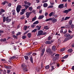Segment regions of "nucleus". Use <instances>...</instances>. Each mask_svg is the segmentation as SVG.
Returning a JSON list of instances; mask_svg holds the SVG:
<instances>
[{
  "mask_svg": "<svg viewBox=\"0 0 74 74\" xmlns=\"http://www.w3.org/2000/svg\"><path fill=\"white\" fill-rule=\"evenodd\" d=\"M24 13H25L24 12H20V15H23V14Z\"/></svg>",
  "mask_w": 74,
  "mask_h": 74,
  "instance_id": "e2e57ef3",
  "label": "nucleus"
},
{
  "mask_svg": "<svg viewBox=\"0 0 74 74\" xmlns=\"http://www.w3.org/2000/svg\"><path fill=\"white\" fill-rule=\"evenodd\" d=\"M71 29H74V25H73V24L71 26Z\"/></svg>",
  "mask_w": 74,
  "mask_h": 74,
  "instance_id": "13d9d810",
  "label": "nucleus"
},
{
  "mask_svg": "<svg viewBox=\"0 0 74 74\" xmlns=\"http://www.w3.org/2000/svg\"><path fill=\"white\" fill-rule=\"evenodd\" d=\"M48 6V4L45 3L43 4V7H47Z\"/></svg>",
  "mask_w": 74,
  "mask_h": 74,
  "instance_id": "c756f323",
  "label": "nucleus"
},
{
  "mask_svg": "<svg viewBox=\"0 0 74 74\" xmlns=\"http://www.w3.org/2000/svg\"><path fill=\"white\" fill-rule=\"evenodd\" d=\"M44 15H40L39 16L38 19H42V18H44Z\"/></svg>",
  "mask_w": 74,
  "mask_h": 74,
  "instance_id": "ddd939ff",
  "label": "nucleus"
},
{
  "mask_svg": "<svg viewBox=\"0 0 74 74\" xmlns=\"http://www.w3.org/2000/svg\"><path fill=\"white\" fill-rule=\"evenodd\" d=\"M55 41V40L54 39H52L51 40H50L51 43L53 42V41Z\"/></svg>",
  "mask_w": 74,
  "mask_h": 74,
  "instance_id": "338daca9",
  "label": "nucleus"
},
{
  "mask_svg": "<svg viewBox=\"0 0 74 74\" xmlns=\"http://www.w3.org/2000/svg\"><path fill=\"white\" fill-rule=\"evenodd\" d=\"M24 58L25 60H27L29 59V57L27 56H24Z\"/></svg>",
  "mask_w": 74,
  "mask_h": 74,
  "instance_id": "cd10ccee",
  "label": "nucleus"
},
{
  "mask_svg": "<svg viewBox=\"0 0 74 74\" xmlns=\"http://www.w3.org/2000/svg\"><path fill=\"white\" fill-rule=\"evenodd\" d=\"M27 36L28 38H30L32 37V34L30 33H28L27 35Z\"/></svg>",
  "mask_w": 74,
  "mask_h": 74,
  "instance_id": "f3484780",
  "label": "nucleus"
},
{
  "mask_svg": "<svg viewBox=\"0 0 74 74\" xmlns=\"http://www.w3.org/2000/svg\"><path fill=\"white\" fill-rule=\"evenodd\" d=\"M65 27H66L67 28H70V25H69L67 24V25H66Z\"/></svg>",
  "mask_w": 74,
  "mask_h": 74,
  "instance_id": "c03bdc74",
  "label": "nucleus"
},
{
  "mask_svg": "<svg viewBox=\"0 0 74 74\" xmlns=\"http://www.w3.org/2000/svg\"><path fill=\"white\" fill-rule=\"evenodd\" d=\"M36 19H37V17H36V16H35L32 18V22H34V21H36Z\"/></svg>",
  "mask_w": 74,
  "mask_h": 74,
  "instance_id": "393cba45",
  "label": "nucleus"
},
{
  "mask_svg": "<svg viewBox=\"0 0 74 74\" xmlns=\"http://www.w3.org/2000/svg\"><path fill=\"white\" fill-rule=\"evenodd\" d=\"M42 10H40L39 11V14H42Z\"/></svg>",
  "mask_w": 74,
  "mask_h": 74,
  "instance_id": "052dcab7",
  "label": "nucleus"
},
{
  "mask_svg": "<svg viewBox=\"0 0 74 74\" xmlns=\"http://www.w3.org/2000/svg\"><path fill=\"white\" fill-rule=\"evenodd\" d=\"M46 44H51V42L50 41H47L45 42Z\"/></svg>",
  "mask_w": 74,
  "mask_h": 74,
  "instance_id": "6ab92c4d",
  "label": "nucleus"
},
{
  "mask_svg": "<svg viewBox=\"0 0 74 74\" xmlns=\"http://www.w3.org/2000/svg\"><path fill=\"white\" fill-rule=\"evenodd\" d=\"M37 30V29L36 28L34 29L32 31V33H34V32H36Z\"/></svg>",
  "mask_w": 74,
  "mask_h": 74,
  "instance_id": "72a5a7b5",
  "label": "nucleus"
},
{
  "mask_svg": "<svg viewBox=\"0 0 74 74\" xmlns=\"http://www.w3.org/2000/svg\"><path fill=\"white\" fill-rule=\"evenodd\" d=\"M1 60L2 62H3V63L7 62V60H5V59H1Z\"/></svg>",
  "mask_w": 74,
  "mask_h": 74,
  "instance_id": "a211bd4d",
  "label": "nucleus"
},
{
  "mask_svg": "<svg viewBox=\"0 0 74 74\" xmlns=\"http://www.w3.org/2000/svg\"><path fill=\"white\" fill-rule=\"evenodd\" d=\"M22 38L23 39V40H24V39H25V38H26V36L24 35L22 36Z\"/></svg>",
  "mask_w": 74,
  "mask_h": 74,
  "instance_id": "58836bf2",
  "label": "nucleus"
},
{
  "mask_svg": "<svg viewBox=\"0 0 74 74\" xmlns=\"http://www.w3.org/2000/svg\"><path fill=\"white\" fill-rule=\"evenodd\" d=\"M32 53V52H30L29 53H28L26 54V55L27 56H29V55H31Z\"/></svg>",
  "mask_w": 74,
  "mask_h": 74,
  "instance_id": "ea45409f",
  "label": "nucleus"
},
{
  "mask_svg": "<svg viewBox=\"0 0 74 74\" xmlns=\"http://www.w3.org/2000/svg\"><path fill=\"white\" fill-rule=\"evenodd\" d=\"M49 67V65H48L46 66L45 69H48Z\"/></svg>",
  "mask_w": 74,
  "mask_h": 74,
  "instance_id": "4d7b16f0",
  "label": "nucleus"
},
{
  "mask_svg": "<svg viewBox=\"0 0 74 74\" xmlns=\"http://www.w3.org/2000/svg\"><path fill=\"white\" fill-rule=\"evenodd\" d=\"M67 30H66L65 31H64V32L63 34H66V33H67Z\"/></svg>",
  "mask_w": 74,
  "mask_h": 74,
  "instance_id": "3c124183",
  "label": "nucleus"
},
{
  "mask_svg": "<svg viewBox=\"0 0 74 74\" xmlns=\"http://www.w3.org/2000/svg\"><path fill=\"white\" fill-rule=\"evenodd\" d=\"M52 49L53 51H56V46H53L52 47Z\"/></svg>",
  "mask_w": 74,
  "mask_h": 74,
  "instance_id": "4468645a",
  "label": "nucleus"
},
{
  "mask_svg": "<svg viewBox=\"0 0 74 74\" xmlns=\"http://www.w3.org/2000/svg\"><path fill=\"white\" fill-rule=\"evenodd\" d=\"M32 13V12H27L26 13V15L27 16V18H29V16H30V15H31V14Z\"/></svg>",
  "mask_w": 74,
  "mask_h": 74,
  "instance_id": "20e7f679",
  "label": "nucleus"
},
{
  "mask_svg": "<svg viewBox=\"0 0 74 74\" xmlns=\"http://www.w3.org/2000/svg\"><path fill=\"white\" fill-rule=\"evenodd\" d=\"M13 37H14V38H16V39H17V36L15 35H14L13 36Z\"/></svg>",
  "mask_w": 74,
  "mask_h": 74,
  "instance_id": "864d4df0",
  "label": "nucleus"
},
{
  "mask_svg": "<svg viewBox=\"0 0 74 74\" xmlns=\"http://www.w3.org/2000/svg\"><path fill=\"white\" fill-rule=\"evenodd\" d=\"M25 66H26V65H25V64H23L21 65V67H22L23 68V67H25Z\"/></svg>",
  "mask_w": 74,
  "mask_h": 74,
  "instance_id": "79ce46f5",
  "label": "nucleus"
},
{
  "mask_svg": "<svg viewBox=\"0 0 74 74\" xmlns=\"http://www.w3.org/2000/svg\"><path fill=\"white\" fill-rule=\"evenodd\" d=\"M44 29H46V30H48L49 29V27H48V26H45Z\"/></svg>",
  "mask_w": 74,
  "mask_h": 74,
  "instance_id": "bb28decb",
  "label": "nucleus"
},
{
  "mask_svg": "<svg viewBox=\"0 0 74 74\" xmlns=\"http://www.w3.org/2000/svg\"><path fill=\"white\" fill-rule=\"evenodd\" d=\"M6 21L8 22H10L11 21V19L8 18V17H7L6 18Z\"/></svg>",
  "mask_w": 74,
  "mask_h": 74,
  "instance_id": "9b49d317",
  "label": "nucleus"
},
{
  "mask_svg": "<svg viewBox=\"0 0 74 74\" xmlns=\"http://www.w3.org/2000/svg\"><path fill=\"white\" fill-rule=\"evenodd\" d=\"M54 69L53 67V66H51V69H49V71L50 72H52V71H53L54 70Z\"/></svg>",
  "mask_w": 74,
  "mask_h": 74,
  "instance_id": "2eb2a0df",
  "label": "nucleus"
},
{
  "mask_svg": "<svg viewBox=\"0 0 74 74\" xmlns=\"http://www.w3.org/2000/svg\"><path fill=\"white\" fill-rule=\"evenodd\" d=\"M6 21V19H5V16H4L3 17V22H5Z\"/></svg>",
  "mask_w": 74,
  "mask_h": 74,
  "instance_id": "4c0bfd02",
  "label": "nucleus"
},
{
  "mask_svg": "<svg viewBox=\"0 0 74 74\" xmlns=\"http://www.w3.org/2000/svg\"><path fill=\"white\" fill-rule=\"evenodd\" d=\"M5 12V10L3 9H1L0 11V15L3 14V12Z\"/></svg>",
  "mask_w": 74,
  "mask_h": 74,
  "instance_id": "9d476101",
  "label": "nucleus"
},
{
  "mask_svg": "<svg viewBox=\"0 0 74 74\" xmlns=\"http://www.w3.org/2000/svg\"><path fill=\"white\" fill-rule=\"evenodd\" d=\"M60 33H61L62 34L63 33V29H61L60 30Z\"/></svg>",
  "mask_w": 74,
  "mask_h": 74,
  "instance_id": "0e129e2a",
  "label": "nucleus"
},
{
  "mask_svg": "<svg viewBox=\"0 0 74 74\" xmlns=\"http://www.w3.org/2000/svg\"><path fill=\"white\" fill-rule=\"evenodd\" d=\"M3 31L0 30V36H1V33H3Z\"/></svg>",
  "mask_w": 74,
  "mask_h": 74,
  "instance_id": "a19ab883",
  "label": "nucleus"
},
{
  "mask_svg": "<svg viewBox=\"0 0 74 74\" xmlns=\"http://www.w3.org/2000/svg\"><path fill=\"white\" fill-rule=\"evenodd\" d=\"M51 21L52 23H56V22H57V19L55 18L53 19V18H52V20H51Z\"/></svg>",
  "mask_w": 74,
  "mask_h": 74,
  "instance_id": "1a4fd4ad",
  "label": "nucleus"
},
{
  "mask_svg": "<svg viewBox=\"0 0 74 74\" xmlns=\"http://www.w3.org/2000/svg\"><path fill=\"white\" fill-rule=\"evenodd\" d=\"M72 24V21H71V20L69 22V25H71Z\"/></svg>",
  "mask_w": 74,
  "mask_h": 74,
  "instance_id": "603ef678",
  "label": "nucleus"
},
{
  "mask_svg": "<svg viewBox=\"0 0 74 74\" xmlns=\"http://www.w3.org/2000/svg\"><path fill=\"white\" fill-rule=\"evenodd\" d=\"M60 55L59 54H56L55 55V57H54L53 59V60H54V61H56V60H58L59 58V56Z\"/></svg>",
  "mask_w": 74,
  "mask_h": 74,
  "instance_id": "7ed1b4c3",
  "label": "nucleus"
},
{
  "mask_svg": "<svg viewBox=\"0 0 74 74\" xmlns=\"http://www.w3.org/2000/svg\"><path fill=\"white\" fill-rule=\"evenodd\" d=\"M30 58L29 60L32 63H33V56L32 55H30L29 56Z\"/></svg>",
  "mask_w": 74,
  "mask_h": 74,
  "instance_id": "423d86ee",
  "label": "nucleus"
},
{
  "mask_svg": "<svg viewBox=\"0 0 74 74\" xmlns=\"http://www.w3.org/2000/svg\"><path fill=\"white\" fill-rule=\"evenodd\" d=\"M4 67L7 69H11V66L5 65Z\"/></svg>",
  "mask_w": 74,
  "mask_h": 74,
  "instance_id": "f8f14e48",
  "label": "nucleus"
},
{
  "mask_svg": "<svg viewBox=\"0 0 74 74\" xmlns=\"http://www.w3.org/2000/svg\"><path fill=\"white\" fill-rule=\"evenodd\" d=\"M24 5V6L25 7V10H27V8H29V6L28 5H26L25 4V5Z\"/></svg>",
  "mask_w": 74,
  "mask_h": 74,
  "instance_id": "412c9836",
  "label": "nucleus"
},
{
  "mask_svg": "<svg viewBox=\"0 0 74 74\" xmlns=\"http://www.w3.org/2000/svg\"><path fill=\"white\" fill-rule=\"evenodd\" d=\"M27 25L24 26L23 28V30H26L27 29Z\"/></svg>",
  "mask_w": 74,
  "mask_h": 74,
  "instance_id": "b1692460",
  "label": "nucleus"
},
{
  "mask_svg": "<svg viewBox=\"0 0 74 74\" xmlns=\"http://www.w3.org/2000/svg\"><path fill=\"white\" fill-rule=\"evenodd\" d=\"M48 40L49 41L51 40V36H49L48 38Z\"/></svg>",
  "mask_w": 74,
  "mask_h": 74,
  "instance_id": "774afa93",
  "label": "nucleus"
},
{
  "mask_svg": "<svg viewBox=\"0 0 74 74\" xmlns=\"http://www.w3.org/2000/svg\"><path fill=\"white\" fill-rule=\"evenodd\" d=\"M50 51H51V50L49 49H47L46 50V52H47V53H49L50 52Z\"/></svg>",
  "mask_w": 74,
  "mask_h": 74,
  "instance_id": "a18cd8bd",
  "label": "nucleus"
},
{
  "mask_svg": "<svg viewBox=\"0 0 74 74\" xmlns=\"http://www.w3.org/2000/svg\"><path fill=\"white\" fill-rule=\"evenodd\" d=\"M53 5H51L49 6H48V8H53Z\"/></svg>",
  "mask_w": 74,
  "mask_h": 74,
  "instance_id": "8fccbe9b",
  "label": "nucleus"
},
{
  "mask_svg": "<svg viewBox=\"0 0 74 74\" xmlns=\"http://www.w3.org/2000/svg\"><path fill=\"white\" fill-rule=\"evenodd\" d=\"M7 70V74H9L11 72V70Z\"/></svg>",
  "mask_w": 74,
  "mask_h": 74,
  "instance_id": "37998d69",
  "label": "nucleus"
},
{
  "mask_svg": "<svg viewBox=\"0 0 74 74\" xmlns=\"http://www.w3.org/2000/svg\"><path fill=\"white\" fill-rule=\"evenodd\" d=\"M23 69L24 72H27V66H25V67H23Z\"/></svg>",
  "mask_w": 74,
  "mask_h": 74,
  "instance_id": "0eeeda50",
  "label": "nucleus"
},
{
  "mask_svg": "<svg viewBox=\"0 0 74 74\" xmlns=\"http://www.w3.org/2000/svg\"><path fill=\"white\" fill-rule=\"evenodd\" d=\"M71 18V16L68 17L66 16L65 17V18L64 19L65 21H66V20H67V19H70Z\"/></svg>",
  "mask_w": 74,
  "mask_h": 74,
  "instance_id": "7c9ffc66",
  "label": "nucleus"
},
{
  "mask_svg": "<svg viewBox=\"0 0 74 74\" xmlns=\"http://www.w3.org/2000/svg\"><path fill=\"white\" fill-rule=\"evenodd\" d=\"M46 33H43L42 30H40L38 32L37 36H40L42 35H45Z\"/></svg>",
  "mask_w": 74,
  "mask_h": 74,
  "instance_id": "f03ea898",
  "label": "nucleus"
},
{
  "mask_svg": "<svg viewBox=\"0 0 74 74\" xmlns=\"http://www.w3.org/2000/svg\"><path fill=\"white\" fill-rule=\"evenodd\" d=\"M64 5V4H60L58 5V8H59L60 9H62V8H63Z\"/></svg>",
  "mask_w": 74,
  "mask_h": 74,
  "instance_id": "6e6552de",
  "label": "nucleus"
},
{
  "mask_svg": "<svg viewBox=\"0 0 74 74\" xmlns=\"http://www.w3.org/2000/svg\"><path fill=\"white\" fill-rule=\"evenodd\" d=\"M64 50H65L64 49H61L60 51V52H63V51H64Z\"/></svg>",
  "mask_w": 74,
  "mask_h": 74,
  "instance_id": "69168bd1",
  "label": "nucleus"
},
{
  "mask_svg": "<svg viewBox=\"0 0 74 74\" xmlns=\"http://www.w3.org/2000/svg\"><path fill=\"white\" fill-rule=\"evenodd\" d=\"M39 23V22H38V21H36L35 22H34L33 24V25H36V24H38Z\"/></svg>",
  "mask_w": 74,
  "mask_h": 74,
  "instance_id": "f704fd0d",
  "label": "nucleus"
},
{
  "mask_svg": "<svg viewBox=\"0 0 74 74\" xmlns=\"http://www.w3.org/2000/svg\"><path fill=\"white\" fill-rule=\"evenodd\" d=\"M68 33H70V34H71L72 33V31L70 29H69L68 30Z\"/></svg>",
  "mask_w": 74,
  "mask_h": 74,
  "instance_id": "de8ad7c7",
  "label": "nucleus"
},
{
  "mask_svg": "<svg viewBox=\"0 0 74 74\" xmlns=\"http://www.w3.org/2000/svg\"><path fill=\"white\" fill-rule=\"evenodd\" d=\"M32 55L33 56H36V55H37V53H33L32 54Z\"/></svg>",
  "mask_w": 74,
  "mask_h": 74,
  "instance_id": "6e6d98bb",
  "label": "nucleus"
},
{
  "mask_svg": "<svg viewBox=\"0 0 74 74\" xmlns=\"http://www.w3.org/2000/svg\"><path fill=\"white\" fill-rule=\"evenodd\" d=\"M16 10L17 12H19V5H18L16 8Z\"/></svg>",
  "mask_w": 74,
  "mask_h": 74,
  "instance_id": "c85d7f7f",
  "label": "nucleus"
},
{
  "mask_svg": "<svg viewBox=\"0 0 74 74\" xmlns=\"http://www.w3.org/2000/svg\"><path fill=\"white\" fill-rule=\"evenodd\" d=\"M15 56H14L13 57H12L11 58H10V60H12L13 59H15Z\"/></svg>",
  "mask_w": 74,
  "mask_h": 74,
  "instance_id": "5701e85b",
  "label": "nucleus"
},
{
  "mask_svg": "<svg viewBox=\"0 0 74 74\" xmlns=\"http://www.w3.org/2000/svg\"><path fill=\"white\" fill-rule=\"evenodd\" d=\"M71 11V9H69L68 10H64L63 11V13H66L67 14H68L69 12H70Z\"/></svg>",
  "mask_w": 74,
  "mask_h": 74,
  "instance_id": "39448f33",
  "label": "nucleus"
},
{
  "mask_svg": "<svg viewBox=\"0 0 74 74\" xmlns=\"http://www.w3.org/2000/svg\"><path fill=\"white\" fill-rule=\"evenodd\" d=\"M35 26H36V25H31V27L32 28H34V27H35Z\"/></svg>",
  "mask_w": 74,
  "mask_h": 74,
  "instance_id": "bf43d9fd",
  "label": "nucleus"
},
{
  "mask_svg": "<svg viewBox=\"0 0 74 74\" xmlns=\"http://www.w3.org/2000/svg\"><path fill=\"white\" fill-rule=\"evenodd\" d=\"M6 38H4L3 39H1L0 41L2 42H4V41H6Z\"/></svg>",
  "mask_w": 74,
  "mask_h": 74,
  "instance_id": "a878e982",
  "label": "nucleus"
},
{
  "mask_svg": "<svg viewBox=\"0 0 74 74\" xmlns=\"http://www.w3.org/2000/svg\"><path fill=\"white\" fill-rule=\"evenodd\" d=\"M28 6H30V5H31V3H30L29 2H28L27 4Z\"/></svg>",
  "mask_w": 74,
  "mask_h": 74,
  "instance_id": "5fc2aeb1",
  "label": "nucleus"
},
{
  "mask_svg": "<svg viewBox=\"0 0 74 74\" xmlns=\"http://www.w3.org/2000/svg\"><path fill=\"white\" fill-rule=\"evenodd\" d=\"M8 7H11V3H9L7 5Z\"/></svg>",
  "mask_w": 74,
  "mask_h": 74,
  "instance_id": "e433bc0d",
  "label": "nucleus"
},
{
  "mask_svg": "<svg viewBox=\"0 0 74 74\" xmlns=\"http://www.w3.org/2000/svg\"><path fill=\"white\" fill-rule=\"evenodd\" d=\"M25 10H26V9H22L21 11L22 12H25Z\"/></svg>",
  "mask_w": 74,
  "mask_h": 74,
  "instance_id": "680f3d73",
  "label": "nucleus"
},
{
  "mask_svg": "<svg viewBox=\"0 0 74 74\" xmlns=\"http://www.w3.org/2000/svg\"><path fill=\"white\" fill-rule=\"evenodd\" d=\"M68 52H69V53H71L73 51V49H69L68 50Z\"/></svg>",
  "mask_w": 74,
  "mask_h": 74,
  "instance_id": "4be33fe9",
  "label": "nucleus"
},
{
  "mask_svg": "<svg viewBox=\"0 0 74 74\" xmlns=\"http://www.w3.org/2000/svg\"><path fill=\"white\" fill-rule=\"evenodd\" d=\"M41 26H40L37 29V30H40V29H41Z\"/></svg>",
  "mask_w": 74,
  "mask_h": 74,
  "instance_id": "49530a36",
  "label": "nucleus"
},
{
  "mask_svg": "<svg viewBox=\"0 0 74 74\" xmlns=\"http://www.w3.org/2000/svg\"><path fill=\"white\" fill-rule=\"evenodd\" d=\"M53 12H51L49 14V16H51L52 15V14H53Z\"/></svg>",
  "mask_w": 74,
  "mask_h": 74,
  "instance_id": "09e8293b",
  "label": "nucleus"
},
{
  "mask_svg": "<svg viewBox=\"0 0 74 74\" xmlns=\"http://www.w3.org/2000/svg\"><path fill=\"white\" fill-rule=\"evenodd\" d=\"M45 48H44V49H42V53H41V55L42 56L43 55H44V52H45Z\"/></svg>",
  "mask_w": 74,
  "mask_h": 74,
  "instance_id": "dca6fc26",
  "label": "nucleus"
},
{
  "mask_svg": "<svg viewBox=\"0 0 74 74\" xmlns=\"http://www.w3.org/2000/svg\"><path fill=\"white\" fill-rule=\"evenodd\" d=\"M64 36L65 37H66L65 39L64 42V41H69L70 40H71L73 37H74L73 35L71 36V34L69 33H66L64 34Z\"/></svg>",
  "mask_w": 74,
  "mask_h": 74,
  "instance_id": "f257e3e1",
  "label": "nucleus"
},
{
  "mask_svg": "<svg viewBox=\"0 0 74 74\" xmlns=\"http://www.w3.org/2000/svg\"><path fill=\"white\" fill-rule=\"evenodd\" d=\"M28 10L30 11H32L33 10V8L32 7H29Z\"/></svg>",
  "mask_w": 74,
  "mask_h": 74,
  "instance_id": "c9c22d12",
  "label": "nucleus"
},
{
  "mask_svg": "<svg viewBox=\"0 0 74 74\" xmlns=\"http://www.w3.org/2000/svg\"><path fill=\"white\" fill-rule=\"evenodd\" d=\"M51 20H52V18H50L46 19L45 20V21L46 22H48V21H51Z\"/></svg>",
  "mask_w": 74,
  "mask_h": 74,
  "instance_id": "aec40b11",
  "label": "nucleus"
},
{
  "mask_svg": "<svg viewBox=\"0 0 74 74\" xmlns=\"http://www.w3.org/2000/svg\"><path fill=\"white\" fill-rule=\"evenodd\" d=\"M69 56V55H66L62 57L63 59H66V58H68V57Z\"/></svg>",
  "mask_w": 74,
  "mask_h": 74,
  "instance_id": "473e14b6",
  "label": "nucleus"
},
{
  "mask_svg": "<svg viewBox=\"0 0 74 74\" xmlns=\"http://www.w3.org/2000/svg\"><path fill=\"white\" fill-rule=\"evenodd\" d=\"M62 37H61L60 38H59L58 40V41H59V42H61V41L62 40Z\"/></svg>",
  "mask_w": 74,
  "mask_h": 74,
  "instance_id": "2f4dec72",
  "label": "nucleus"
}]
</instances>
